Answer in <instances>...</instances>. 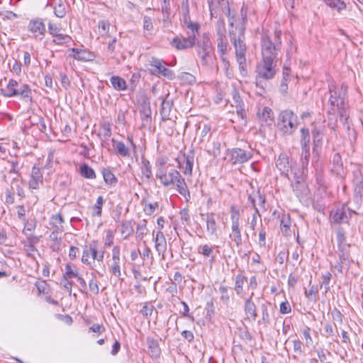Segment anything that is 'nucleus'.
Wrapping results in <instances>:
<instances>
[{
  "label": "nucleus",
  "instance_id": "obj_32",
  "mask_svg": "<svg viewBox=\"0 0 363 363\" xmlns=\"http://www.w3.org/2000/svg\"><path fill=\"white\" fill-rule=\"evenodd\" d=\"M147 345L149 354L152 357H158L160 354V348L157 340L153 338L147 337Z\"/></svg>",
  "mask_w": 363,
  "mask_h": 363
},
{
  "label": "nucleus",
  "instance_id": "obj_31",
  "mask_svg": "<svg viewBox=\"0 0 363 363\" xmlns=\"http://www.w3.org/2000/svg\"><path fill=\"white\" fill-rule=\"evenodd\" d=\"M214 247L208 244L201 245L198 247V253L206 258H209L211 262H213L216 256L213 253Z\"/></svg>",
  "mask_w": 363,
  "mask_h": 363
},
{
  "label": "nucleus",
  "instance_id": "obj_51",
  "mask_svg": "<svg viewBox=\"0 0 363 363\" xmlns=\"http://www.w3.org/2000/svg\"><path fill=\"white\" fill-rule=\"evenodd\" d=\"M230 213L231 224L240 223V208L237 206L233 205L230 206Z\"/></svg>",
  "mask_w": 363,
  "mask_h": 363
},
{
  "label": "nucleus",
  "instance_id": "obj_59",
  "mask_svg": "<svg viewBox=\"0 0 363 363\" xmlns=\"http://www.w3.org/2000/svg\"><path fill=\"white\" fill-rule=\"evenodd\" d=\"M24 223V228L23 230V233L27 235V232H33L36 228V220L35 219L28 220L26 219V221H23Z\"/></svg>",
  "mask_w": 363,
  "mask_h": 363
},
{
  "label": "nucleus",
  "instance_id": "obj_27",
  "mask_svg": "<svg viewBox=\"0 0 363 363\" xmlns=\"http://www.w3.org/2000/svg\"><path fill=\"white\" fill-rule=\"evenodd\" d=\"M106 185L114 187L118 183V179L109 168H102L101 170Z\"/></svg>",
  "mask_w": 363,
  "mask_h": 363
},
{
  "label": "nucleus",
  "instance_id": "obj_29",
  "mask_svg": "<svg viewBox=\"0 0 363 363\" xmlns=\"http://www.w3.org/2000/svg\"><path fill=\"white\" fill-rule=\"evenodd\" d=\"M230 238L235 242L237 247L242 245V239L240 223L231 224V233Z\"/></svg>",
  "mask_w": 363,
  "mask_h": 363
},
{
  "label": "nucleus",
  "instance_id": "obj_38",
  "mask_svg": "<svg viewBox=\"0 0 363 363\" xmlns=\"http://www.w3.org/2000/svg\"><path fill=\"white\" fill-rule=\"evenodd\" d=\"M115 149L118 155L123 157H128L130 155L129 149L126 145L121 141L116 140L114 138L111 140Z\"/></svg>",
  "mask_w": 363,
  "mask_h": 363
},
{
  "label": "nucleus",
  "instance_id": "obj_61",
  "mask_svg": "<svg viewBox=\"0 0 363 363\" xmlns=\"http://www.w3.org/2000/svg\"><path fill=\"white\" fill-rule=\"evenodd\" d=\"M337 247H342V245H349L346 243V237L345 232L342 228H339L337 230Z\"/></svg>",
  "mask_w": 363,
  "mask_h": 363
},
{
  "label": "nucleus",
  "instance_id": "obj_50",
  "mask_svg": "<svg viewBox=\"0 0 363 363\" xmlns=\"http://www.w3.org/2000/svg\"><path fill=\"white\" fill-rule=\"evenodd\" d=\"M91 278L89 281V287L91 292L94 295L99 294V282L96 279V276L94 273L91 274Z\"/></svg>",
  "mask_w": 363,
  "mask_h": 363
},
{
  "label": "nucleus",
  "instance_id": "obj_5",
  "mask_svg": "<svg viewBox=\"0 0 363 363\" xmlns=\"http://www.w3.org/2000/svg\"><path fill=\"white\" fill-rule=\"evenodd\" d=\"M278 125L285 134H291L297 128L298 118L291 110L282 111L278 118Z\"/></svg>",
  "mask_w": 363,
  "mask_h": 363
},
{
  "label": "nucleus",
  "instance_id": "obj_13",
  "mask_svg": "<svg viewBox=\"0 0 363 363\" xmlns=\"http://www.w3.org/2000/svg\"><path fill=\"white\" fill-rule=\"evenodd\" d=\"M276 167L281 174L291 179L289 173L293 172L291 164L289 162V157L286 154H280L276 161Z\"/></svg>",
  "mask_w": 363,
  "mask_h": 363
},
{
  "label": "nucleus",
  "instance_id": "obj_17",
  "mask_svg": "<svg viewBox=\"0 0 363 363\" xmlns=\"http://www.w3.org/2000/svg\"><path fill=\"white\" fill-rule=\"evenodd\" d=\"M225 28H219L217 31L218 34V52L220 55L222 60H225L224 55L227 53L228 40L225 36Z\"/></svg>",
  "mask_w": 363,
  "mask_h": 363
},
{
  "label": "nucleus",
  "instance_id": "obj_48",
  "mask_svg": "<svg viewBox=\"0 0 363 363\" xmlns=\"http://www.w3.org/2000/svg\"><path fill=\"white\" fill-rule=\"evenodd\" d=\"M63 223L64 219L60 213L52 216L50 224L55 228L57 231H63V226L62 225Z\"/></svg>",
  "mask_w": 363,
  "mask_h": 363
},
{
  "label": "nucleus",
  "instance_id": "obj_37",
  "mask_svg": "<svg viewBox=\"0 0 363 363\" xmlns=\"http://www.w3.org/2000/svg\"><path fill=\"white\" fill-rule=\"evenodd\" d=\"M18 96H21L26 101H32V91L30 86L27 84H22L18 87Z\"/></svg>",
  "mask_w": 363,
  "mask_h": 363
},
{
  "label": "nucleus",
  "instance_id": "obj_2",
  "mask_svg": "<svg viewBox=\"0 0 363 363\" xmlns=\"http://www.w3.org/2000/svg\"><path fill=\"white\" fill-rule=\"evenodd\" d=\"M155 177L163 186L174 188L186 202L190 201L191 194L188 186L184 178L178 170L170 168L159 174H155Z\"/></svg>",
  "mask_w": 363,
  "mask_h": 363
},
{
  "label": "nucleus",
  "instance_id": "obj_36",
  "mask_svg": "<svg viewBox=\"0 0 363 363\" xmlns=\"http://www.w3.org/2000/svg\"><path fill=\"white\" fill-rule=\"evenodd\" d=\"M79 173L82 177L88 179H95L96 174L95 171L87 164H82L79 167Z\"/></svg>",
  "mask_w": 363,
  "mask_h": 363
},
{
  "label": "nucleus",
  "instance_id": "obj_21",
  "mask_svg": "<svg viewBox=\"0 0 363 363\" xmlns=\"http://www.w3.org/2000/svg\"><path fill=\"white\" fill-rule=\"evenodd\" d=\"M353 184L354 186V195L357 199H361L363 187V175L359 168L353 171Z\"/></svg>",
  "mask_w": 363,
  "mask_h": 363
},
{
  "label": "nucleus",
  "instance_id": "obj_60",
  "mask_svg": "<svg viewBox=\"0 0 363 363\" xmlns=\"http://www.w3.org/2000/svg\"><path fill=\"white\" fill-rule=\"evenodd\" d=\"M220 294V300L225 303L228 304L230 301V296L228 294V287L225 286H220L218 289Z\"/></svg>",
  "mask_w": 363,
  "mask_h": 363
},
{
  "label": "nucleus",
  "instance_id": "obj_25",
  "mask_svg": "<svg viewBox=\"0 0 363 363\" xmlns=\"http://www.w3.org/2000/svg\"><path fill=\"white\" fill-rule=\"evenodd\" d=\"M141 178L143 181L149 182L152 178V165L145 157L141 159Z\"/></svg>",
  "mask_w": 363,
  "mask_h": 363
},
{
  "label": "nucleus",
  "instance_id": "obj_40",
  "mask_svg": "<svg viewBox=\"0 0 363 363\" xmlns=\"http://www.w3.org/2000/svg\"><path fill=\"white\" fill-rule=\"evenodd\" d=\"M147 220L145 219L140 220L137 223L136 226V239L142 240L145 235L147 233Z\"/></svg>",
  "mask_w": 363,
  "mask_h": 363
},
{
  "label": "nucleus",
  "instance_id": "obj_41",
  "mask_svg": "<svg viewBox=\"0 0 363 363\" xmlns=\"http://www.w3.org/2000/svg\"><path fill=\"white\" fill-rule=\"evenodd\" d=\"M269 303H262L261 305L262 319L258 320V324L264 325L267 327L270 323V316L268 311V305Z\"/></svg>",
  "mask_w": 363,
  "mask_h": 363
},
{
  "label": "nucleus",
  "instance_id": "obj_62",
  "mask_svg": "<svg viewBox=\"0 0 363 363\" xmlns=\"http://www.w3.org/2000/svg\"><path fill=\"white\" fill-rule=\"evenodd\" d=\"M325 1L330 7L337 9V10H341L346 7L345 3L341 0H325Z\"/></svg>",
  "mask_w": 363,
  "mask_h": 363
},
{
  "label": "nucleus",
  "instance_id": "obj_9",
  "mask_svg": "<svg viewBox=\"0 0 363 363\" xmlns=\"http://www.w3.org/2000/svg\"><path fill=\"white\" fill-rule=\"evenodd\" d=\"M230 162L233 164H242L250 160L252 154L241 148H233L228 153Z\"/></svg>",
  "mask_w": 363,
  "mask_h": 363
},
{
  "label": "nucleus",
  "instance_id": "obj_53",
  "mask_svg": "<svg viewBox=\"0 0 363 363\" xmlns=\"http://www.w3.org/2000/svg\"><path fill=\"white\" fill-rule=\"evenodd\" d=\"M293 351L294 354L293 356L294 359H296L297 356H301L303 353V342L298 338L294 339L293 341Z\"/></svg>",
  "mask_w": 363,
  "mask_h": 363
},
{
  "label": "nucleus",
  "instance_id": "obj_56",
  "mask_svg": "<svg viewBox=\"0 0 363 363\" xmlns=\"http://www.w3.org/2000/svg\"><path fill=\"white\" fill-rule=\"evenodd\" d=\"M246 277L242 274H238L235 278V290L238 295L242 292V286Z\"/></svg>",
  "mask_w": 363,
  "mask_h": 363
},
{
  "label": "nucleus",
  "instance_id": "obj_28",
  "mask_svg": "<svg viewBox=\"0 0 363 363\" xmlns=\"http://www.w3.org/2000/svg\"><path fill=\"white\" fill-rule=\"evenodd\" d=\"M28 28L30 32L35 34V36H38V35H44L45 32V24L40 19L30 21L28 25Z\"/></svg>",
  "mask_w": 363,
  "mask_h": 363
},
{
  "label": "nucleus",
  "instance_id": "obj_1",
  "mask_svg": "<svg viewBox=\"0 0 363 363\" xmlns=\"http://www.w3.org/2000/svg\"><path fill=\"white\" fill-rule=\"evenodd\" d=\"M246 16L242 18V23L234 28L229 30V36L231 43L235 50L236 61L239 65L240 74L243 77L247 75V67L246 62L247 46L245 37V21Z\"/></svg>",
  "mask_w": 363,
  "mask_h": 363
},
{
  "label": "nucleus",
  "instance_id": "obj_57",
  "mask_svg": "<svg viewBox=\"0 0 363 363\" xmlns=\"http://www.w3.org/2000/svg\"><path fill=\"white\" fill-rule=\"evenodd\" d=\"M302 333H303V338L305 340V345L307 347L313 346V340L312 337L311 335V328L309 327H308V326H306L303 329Z\"/></svg>",
  "mask_w": 363,
  "mask_h": 363
},
{
  "label": "nucleus",
  "instance_id": "obj_11",
  "mask_svg": "<svg viewBox=\"0 0 363 363\" xmlns=\"http://www.w3.org/2000/svg\"><path fill=\"white\" fill-rule=\"evenodd\" d=\"M311 153H310V147L309 148H301V162L302 165V172H300L299 170L298 172H295L294 173V179L295 180L296 183L299 184L303 180V174L304 172V170L307 169V167L309 163V159H310Z\"/></svg>",
  "mask_w": 363,
  "mask_h": 363
},
{
  "label": "nucleus",
  "instance_id": "obj_22",
  "mask_svg": "<svg viewBox=\"0 0 363 363\" xmlns=\"http://www.w3.org/2000/svg\"><path fill=\"white\" fill-rule=\"evenodd\" d=\"M169 94H167L162 99L160 108V115L163 121L170 119V113L173 106V101L172 99H169Z\"/></svg>",
  "mask_w": 363,
  "mask_h": 363
},
{
  "label": "nucleus",
  "instance_id": "obj_7",
  "mask_svg": "<svg viewBox=\"0 0 363 363\" xmlns=\"http://www.w3.org/2000/svg\"><path fill=\"white\" fill-rule=\"evenodd\" d=\"M166 62L156 57H152L150 61V65L152 67V72L154 74L162 75L169 80H172L175 78V74L172 70L166 67Z\"/></svg>",
  "mask_w": 363,
  "mask_h": 363
},
{
  "label": "nucleus",
  "instance_id": "obj_45",
  "mask_svg": "<svg viewBox=\"0 0 363 363\" xmlns=\"http://www.w3.org/2000/svg\"><path fill=\"white\" fill-rule=\"evenodd\" d=\"M300 143L301 148L310 147V132L308 128L301 129Z\"/></svg>",
  "mask_w": 363,
  "mask_h": 363
},
{
  "label": "nucleus",
  "instance_id": "obj_10",
  "mask_svg": "<svg viewBox=\"0 0 363 363\" xmlns=\"http://www.w3.org/2000/svg\"><path fill=\"white\" fill-rule=\"evenodd\" d=\"M196 40L194 37L176 36L171 41L170 45L177 50H186L196 45Z\"/></svg>",
  "mask_w": 363,
  "mask_h": 363
},
{
  "label": "nucleus",
  "instance_id": "obj_4",
  "mask_svg": "<svg viewBox=\"0 0 363 363\" xmlns=\"http://www.w3.org/2000/svg\"><path fill=\"white\" fill-rule=\"evenodd\" d=\"M276 60H264L257 65L256 67V84L259 86L261 80H269L274 77L277 73Z\"/></svg>",
  "mask_w": 363,
  "mask_h": 363
},
{
  "label": "nucleus",
  "instance_id": "obj_12",
  "mask_svg": "<svg viewBox=\"0 0 363 363\" xmlns=\"http://www.w3.org/2000/svg\"><path fill=\"white\" fill-rule=\"evenodd\" d=\"M43 184V175L41 169L33 166L32 167L30 178L28 182V188L30 190H37L40 188V186Z\"/></svg>",
  "mask_w": 363,
  "mask_h": 363
},
{
  "label": "nucleus",
  "instance_id": "obj_39",
  "mask_svg": "<svg viewBox=\"0 0 363 363\" xmlns=\"http://www.w3.org/2000/svg\"><path fill=\"white\" fill-rule=\"evenodd\" d=\"M110 81L113 89L117 91H124L127 89L126 82L118 76H112Z\"/></svg>",
  "mask_w": 363,
  "mask_h": 363
},
{
  "label": "nucleus",
  "instance_id": "obj_15",
  "mask_svg": "<svg viewBox=\"0 0 363 363\" xmlns=\"http://www.w3.org/2000/svg\"><path fill=\"white\" fill-rule=\"evenodd\" d=\"M202 66L212 67L216 60L214 49L206 50H196Z\"/></svg>",
  "mask_w": 363,
  "mask_h": 363
},
{
  "label": "nucleus",
  "instance_id": "obj_42",
  "mask_svg": "<svg viewBox=\"0 0 363 363\" xmlns=\"http://www.w3.org/2000/svg\"><path fill=\"white\" fill-rule=\"evenodd\" d=\"M184 160L185 162V167H184L183 173L185 175L191 176L192 174L193 164L194 157L193 155H184Z\"/></svg>",
  "mask_w": 363,
  "mask_h": 363
},
{
  "label": "nucleus",
  "instance_id": "obj_18",
  "mask_svg": "<svg viewBox=\"0 0 363 363\" xmlns=\"http://www.w3.org/2000/svg\"><path fill=\"white\" fill-rule=\"evenodd\" d=\"M154 241L156 251L159 255H162V258L164 259V254L167 251V241L164 233L161 230L157 232Z\"/></svg>",
  "mask_w": 363,
  "mask_h": 363
},
{
  "label": "nucleus",
  "instance_id": "obj_30",
  "mask_svg": "<svg viewBox=\"0 0 363 363\" xmlns=\"http://www.w3.org/2000/svg\"><path fill=\"white\" fill-rule=\"evenodd\" d=\"M196 50H206L214 49L211 43L210 35L208 33H204L202 35L201 41L196 40Z\"/></svg>",
  "mask_w": 363,
  "mask_h": 363
},
{
  "label": "nucleus",
  "instance_id": "obj_43",
  "mask_svg": "<svg viewBox=\"0 0 363 363\" xmlns=\"http://www.w3.org/2000/svg\"><path fill=\"white\" fill-rule=\"evenodd\" d=\"M187 29L186 34L189 37H194V39L196 40V37L199 35L200 30V24L197 22L193 21L185 26Z\"/></svg>",
  "mask_w": 363,
  "mask_h": 363
},
{
  "label": "nucleus",
  "instance_id": "obj_55",
  "mask_svg": "<svg viewBox=\"0 0 363 363\" xmlns=\"http://www.w3.org/2000/svg\"><path fill=\"white\" fill-rule=\"evenodd\" d=\"M78 276L77 269H73L69 264L65 266V272L62 276L63 279H72L78 277Z\"/></svg>",
  "mask_w": 363,
  "mask_h": 363
},
{
  "label": "nucleus",
  "instance_id": "obj_34",
  "mask_svg": "<svg viewBox=\"0 0 363 363\" xmlns=\"http://www.w3.org/2000/svg\"><path fill=\"white\" fill-rule=\"evenodd\" d=\"M170 166L168 164V158L164 156H160L157 157L155 160V167H156V174H159L161 172L169 169V167Z\"/></svg>",
  "mask_w": 363,
  "mask_h": 363
},
{
  "label": "nucleus",
  "instance_id": "obj_8",
  "mask_svg": "<svg viewBox=\"0 0 363 363\" xmlns=\"http://www.w3.org/2000/svg\"><path fill=\"white\" fill-rule=\"evenodd\" d=\"M350 245H342L338 247L339 262L333 266L335 270L339 273H342L343 269H348L350 265Z\"/></svg>",
  "mask_w": 363,
  "mask_h": 363
},
{
  "label": "nucleus",
  "instance_id": "obj_49",
  "mask_svg": "<svg viewBox=\"0 0 363 363\" xmlns=\"http://www.w3.org/2000/svg\"><path fill=\"white\" fill-rule=\"evenodd\" d=\"M105 203V200L104 199L102 196H99L96 202L92 208V216L101 217L102 214V207Z\"/></svg>",
  "mask_w": 363,
  "mask_h": 363
},
{
  "label": "nucleus",
  "instance_id": "obj_23",
  "mask_svg": "<svg viewBox=\"0 0 363 363\" xmlns=\"http://www.w3.org/2000/svg\"><path fill=\"white\" fill-rule=\"evenodd\" d=\"M329 91L330 93V103L332 106V108L328 110V113H334L335 111V106L337 104H340L341 102V100H345L343 96L341 95L340 93L337 92L335 90V86H330Z\"/></svg>",
  "mask_w": 363,
  "mask_h": 363
},
{
  "label": "nucleus",
  "instance_id": "obj_26",
  "mask_svg": "<svg viewBox=\"0 0 363 363\" xmlns=\"http://www.w3.org/2000/svg\"><path fill=\"white\" fill-rule=\"evenodd\" d=\"M54 13L57 18H64L67 12L68 5L63 0H53Z\"/></svg>",
  "mask_w": 363,
  "mask_h": 363
},
{
  "label": "nucleus",
  "instance_id": "obj_24",
  "mask_svg": "<svg viewBox=\"0 0 363 363\" xmlns=\"http://www.w3.org/2000/svg\"><path fill=\"white\" fill-rule=\"evenodd\" d=\"M18 83L14 79H10L6 88L1 89L2 94L8 98L18 96Z\"/></svg>",
  "mask_w": 363,
  "mask_h": 363
},
{
  "label": "nucleus",
  "instance_id": "obj_6",
  "mask_svg": "<svg viewBox=\"0 0 363 363\" xmlns=\"http://www.w3.org/2000/svg\"><path fill=\"white\" fill-rule=\"evenodd\" d=\"M352 214H356V212L344 203L333 209L330 213V217L335 223H347Z\"/></svg>",
  "mask_w": 363,
  "mask_h": 363
},
{
  "label": "nucleus",
  "instance_id": "obj_46",
  "mask_svg": "<svg viewBox=\"0 0 363 363\" xmlns=\"http://www.w3.org/2000/svg\"><path fill=\"white\" fill-rule=\"evenodd\" d=\"M337 107V112L339 114V116L341 120H344L345 122H346L349 117V113L347 111V104L345 102V100H341V102L340 104H337L335 106V107Z\"/></svg>",
  "mask_w": 363,
  "mask_h": 363
},
{
  "label": "nucleus",
  "instance_id": "obj_63",
  "mask_svg": "<svg viewBox=\"0 0 363 363\" xmlns=\"http://www.w3.org/2000/svg\"><path fill=\"white\" fill-rule=\"evenodd\" d=\"M111 270L112 274L115 277L120 278L121 276V267H120V259L112 260V264L111 265Z\"/></svg>",
  "mask_w": 363,
  "mask_h": 363
},
{
  "label": "nucleus",
  "instance_id": "obj_33",
  "mask_svg": "<svg viewBox=\"0 0 363 363\" xmlns=\"http://www.w3.org/2000/svg\"><path fill=\"white\" fill-rule=\"evenodd\" d=\"M214 216L215 214L213 213L206 215V230L211 235H217V223Z\"/></svg>",
  "mask_w": 363,
  "mask_h": 363
},
{
  "label": "nucleus",
  "instance_id": "obj_14",
  "mask_svg": "<svg viewBox=\"0 0 363 363\" xmlns=\"http://www.w3.org/2000/svg\"><path fill=\"white\" fill-rule=\"evenodd\" d=\"M253 296L254 293L252 292L244 303L245 319L248 321H255L257 318V306L252 300Z\"/></svg>",
  "mask_w": 363,
  "mask_h": 363
},
{
  "label": "nucleus",
  "instance_id": "obj_58",
  "mask_svg": "<svg viewBox=\"0 0 363 363\" xmlns=\"http://www.w3.org/2000/svg\"><path fill=\"white\" fill-rule=\"evenodd\" d=\"M14 195L15 189L13 186L6 189L5 191V203L8 205L13 204L14 203Z\"/></svg>",
  "mask_w": 363,
  "mask_h": 363
},
{
  "label": "nucleus",
  "instance_id": "obj_52",
  "mask_svg": "<svg viewBox=\"0 0 363 363\" xmlns=\"http://www.w3.org/2000/svg\"><path fill=\"white\" fill-rule=\"evenodd\" d=\"M72 51L73 52V57L78 60H89L90 54L84 50H79L77 48H72Z\"/></svg>",
  "mask_w": 363,
  "mask_h": 363
},
{
  "label": "nucleus",
  "instance_id": "obj_16",
  "mask_svg": "<svg viewBox=\"0 0 363 363\" xmlns=\"http://www.w3.org/2000/svg\"><path fill=\"white\" fill-rule=\"evenodd\" d=\"M140 116L142 121V125L146 127L150 125L152 122V111L150 102L144 101L140 106Z\"/></svg>",
  "mask_w": 363,
  "mask_h": 363
},
{
  "label": "nucleus",
  "instance_id": "obj_3",
  "mask_svg": "<svg viewBox=\"0 0 363 363\" xmlns=\"http://www.w3.org/2000/svg\"><path fill=\"white\" fill-rule=\"evenodd\" d=\"M281 31L275 30L273 40L267 33H263L261 38L262 56L264 60L277 59L278 51L281 47Z\"/></svg>",
  "mask_w": 363,
  "mask_h": 363
},
{
  "label": "nucleus",
  "instance_id": "obj_19",
  "mask_svg": "<svg viewBox=\"0 0 363 363\" xmlns=\"http://www.w3.org/2000/svg\"><path fill=\"white\" fill-rule=\"evenodd\" d=\"M257 117L262 123V125H271L274 122V113L272 110L267 106L258 111Z\"/></svg>",
  "mask_w": 363,
  "mask_h": 363
},
{
  "label": "nucleus",
  "instance_id": "obj_44",
  "mask_svg": "<svg viewBox=\"0 0 363 363\" xmlns=\"http://www.w3.org/2000/svg\"><path fill=\"white\" fill-rule=\"evenodd\" d=\"M291 220L289 215H284L281 219V230L284 236H289L291 234L290 230Z\"/></svg>",
  "mask_w": 363,
  "mask_h": 363
},
{
  "label": "nucleus",
  "instance_id": "obj_47",
  "mask_svg": "<svg viewBox=\"0 0 363 363\" xmlns=\"http://www.w3.org/2000/svg\"><path fill=\"white\" fill-rule=\"evenodd\" d=\"M313 134V152L316 151L317 148L322 145L323 141V133L322 132L315 128L314 130L312 132Z\"/></svg>",
  "mask_w": 363,
  "mask_h": 363
},
{
  "label": "nucleus",
  "instance_id": "obj_64",
  "mask_svg": "<svg viewBox=\"0 0 363 363\" xmlns=\"http://www.w3.org/2000/svg\"><path fill=\"white\" fill-rule=\"evenodd\" d=\"M158 208L159 204L157 202L146 203L144 206L143 211L146 215L150 216L152 215Z\"/></svg>",
  "mask_w": 363,
  "mask_h": 363
},
{
  "label": "nucleus",
  "instance_id": "obj_35",
  "mask_svg": "<svg viewBox=\"0 0 363 363\" xmlns=\"http://www.w3.org/2000/svg\"><path fill=\"white\" fill-rule=\"evenodd\" d=\"M89 249L91 252V256L94 260L102 262L104 257V250H99L96 242H91L89 244Z\"/></svg>",
  "mask_w": 363,
  "mask_h": 363
},
{
  "label": "nucleus",
  "instance_id": "obj_54",
  "mask_svg": "<svg viewBox=\"0 0 363 363\" xmlns=\"http://www.w3.org/2000/svg\"><path fill=\"white\" fill-rule=\"evenodd\" d=\"M133 231V227L130 221L121 222V233L127 238Z\"/></svg>",
  "mask_w": 363,
  "mask_h": 363
},
{
  "label": "nucleus",
  "instance_id": "obj_20",
  "mask_svg": "<svg viewBox=\"0 0 363 363\" xmlns=\"http://www.w3.org/2000/svg\"><path fill=\"white\" fill-rule=\"evenodd\" d=\"M38 242L39 238L33 235H28L27 240L26 241H22L24 250L26 252L28 257H33V252L38 251L35 245Z\"/></svg>",
  "mask_w": 363,
  "mask_h": 363
}]
</instances>
